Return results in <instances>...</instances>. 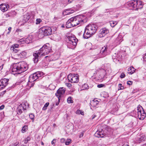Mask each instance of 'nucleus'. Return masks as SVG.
<instances>
[{
  "instance_id": "nucleus-50",
  "label": "nucleus",
  "mask_w": 146,
  "mask_h": 146,
  "mask_svg": "<svg viewBox=\"0 0 146 146\" xmlns=\"http://www.w3.org/2000/svg\"><path fill=\"white\" fill-rule=\"evenodd\" d=\"M80 112H81V110H77L76 111V113L77 114H80Z\"/></svg>"
},
{
  "instance_id": "nucleus-11",
  "label": "nucleus",
  "mask_w": 146,
  "mask_h": 146,
  "mask_svg": "<svg viewBox=\"0 0 146 146\" xmlns=\"http://www.w3.org/2000/svg\"><path fill=\"white\" fill-rule=\"evenodd\" d=\"M65 91V88L63 87L60 88L57 90V92L55 94V95L58 98V101L60 100V98L61 97V95L64 94Z\"/></svg>"
},
{
  "instance_id": "nucleus-30",
  "label": "nucleus",
  "mask_w": 146,
  "mask_h": 146,
  "mask_svg": "<svg viewBox=\"0 0 146 146\" xmlns=\"http://www.w3.org/2000/svg\"><path fill=\"white\" fill-rule=\"evenodd\" d=\"M110 23L111 26L112 27H113L117 24V23L115 21H111L110 22Z\"/></svg>"
},
{
  "instance_id": "nucleus-60",
  "label": "nucleus",
  "mask_w": 146,
  "mask_h": 146,
  "mask_svg": "<svg viewBox=\"0 0 146 146\" xmlns=\"http://www.w3.org/2000/svg\"><path fill=\"white\" fill-rule=\"evenodd\" d=\"M80 114H81L82 115H83L84 114V112L82 111L81 110Z\"/></svg>"
},
{
  "instance_id": "nucleus-8",
  "label": "nucleus",
  "mask_w": 146,
  "mask_h": 146,
  "mask_svg": "<svg viewBox=\"0 0 146 146\" xmlns=\"http://www.w3.org/2000/svg\"><path fill=\"white\" fill-rule=\"evenodd\" d=\"M43 75V73L40 72H37L31 74L29 77V82H33Z\"/></svg>"
},
{
  "instance_id": "nucleus-12",
  "label": "nucleus",
  "mask_w": 146,
  "mask_h": 146,
  "mask_svg": "<svg viewBox=\"0 0 146 146\" xmlns=\"http://www.w3.org/2000/svg\"><path fill=\"white\" fill-rule=\"evenodd\" d=\"M27 106L24 104H20L17 107V114H21L23 110H26Z\"/></svg>"
},
{
  "instance_id": "nucleus-24",
  "label": "nucleus",
  "mask_w": 146,
  "mask_h": 146,
  "mask_svg": "<svg viewBox=\"0 0 146 146\" xmlns=\"http://www.w3.org/2000/svg\"><path fill=\"white\" fill-rule=\"evenodd\" d=\"M135 70L133 66H131L128 68L127 73L130 74H132L135 72Z\"/></svg>"
},
{
  "instance_id": "nucleus-26",
  "label": "nucleus",
  "mask_w": 146,
  "mask_h": 146,
  "mask_svg": "<svg viewBox=\"0 0 146 146\" xmlns=\"http://www.w3.org/2000/svg\"><path fill=\"white\" fill-rule=\"evenodd\" d=\"M94 135L95 137H102L103 136L100 135V129L96 132Z\"/></svg>"
},
{
  "instance_id": "nucleus-21",
  "label": "nucleus",
  "mask_w": 146,
  "mask_h": 146,
  "mask_svg": "<svg viewBox=\"0 0 146 146\" xmlns=\"http://www.w3.org/2000/svg\"><path fill=\"white\" fill-rule=\"evenodd\" d=\"M71 18L69 19L66 22V26L67 28H69L72 27H74V25H72V22Z\"/></svg>"
},
{
  "instance_id": "nucleus-52",
  "label": "nucleus",
  "mask_w": 146,
  "mask_h": 146,
  "mask_svg": "<svg viewBox=\"0 0 146 146\" xmlns=\"http://www.w3.org/2000/svg\"><path fill=\"white\" fill-rule=\"evenodd\" d=\"M84 132H82L81 133V134H80V135H79V137L80 138H81V137H82L84 135Z\"/></svg>"
},
{
  "instance_id": "nucleus-18",
  "label": "nucleus",
  "mask_w": 146,
  "mask_h": 146,
  "mask_svg": "<svg viewBox=\"0 0 146 146\" xmlns=\"http://www.w3.org/2000/svg\"><path fill=\"white\" fill-rule=\"evenodd\" d=\"M9 8V6L7 4H2L0 5V9L2 11L4 12L7 11Z\"/></svg>"
},
{
  "instance_id": "nucleus-49",
  "label": "nucleus",
  "mask_w": 146,
  "mask_h": 146,
  "mask_svg": "<svg viewBox=\"0 0 146 146\" xmlns=\"http://www.w3.org/2000/svg\"><path fill=\"white\" fill-rule=\"evenodd\" d=\"M104 86V85L100 84L98 85L97 86L98 88H100L103 87Z\"/></svg>"
},
{
  "instance_id": "nucleus-25",
  "label": "nucleus",
  "mask_w": 146,
  "mask_h": 146,
  "mask_svg": "<svg viewBox=\"0 0 146 146\" xmlns=\"http://www.w3.org/2000/svg\"><path fill=\"white\" fill-rule=\"evenodd\" d=\"M122 36L121 35H119L116 38V42L118 44H119L122 41Z\"/></svg>"
},
{
  "instance_id": "nucleus-54",
  "label": "nucleus",
  "mask_w": 146,
  "mask_h": 146,
  "mask_svg": "<svg viewBox=\"0 0 146 146\" xmlns=\"http://www.w3.org/2000/svg\"><path fill=\"white\" fill-rule=\"evenodd\" d=\"M143 59L146 62V54L144 56H143Z\"/></svg>"
},
{
  "instance_id": "nucleus-55",
  "label": "nucleus",
  "mask_w": 146,
  "mask_h": 146,
  "mask_svg": "<svg viewBox=\"0 0 146 146\" xmlns=\"http://www.w3.org/2000/svg\"><path fill=\"white\" fill-rule=\"evenodd\" d=\"M6 92V90H5L4 91L2 92L1 94V95L2 96L4 94H5Z\"/></svg>"
},
{
  "instance_id": "nucleus-32",
  "label": "nucleus",
  "mask_w": 146,
  "mask_h": 146,
  "mask_svg": "<svg viewBox=\"0 0 146 146\" xmlns=\"http://www.w3.org/2000/svg\"><path fill=\"white\" fill-rule=\"evenodd\" d=\"M72 97H69L67 99V102L68 103H73V101L72 100Z\"/></svg>"
},
{
  "instance_id": "nucleus-42",
  "label": "nucleus",
  "mask_w": 146,
  "mask_h": 146,
  "mask_svg": "<svg viewBox=\"0 0 146 146\" xmlns=\"http://www.w3.org/2000/svg\"><path fill=\"white\" fill-rule=\"evenodd\" d=\"M19 144V142H16L14 144H11L9 146H19L18 145Z\"/></svg>"
},
{
  "instance_id": "nucleus-46",
  "label": "nucleus",
  "mask_w": 146,
  "mask_h": 146,
  "mask_svg": "<svg viewBox=\"0 0 146 146\" xmlns=\"http://www.w3.org/2000/svg\"><path fill=\"white\" fill-rule=\"evenodd\" d=\"M32 82H29V83L28 84V85L29 86L30 85H31V86H30V88L31 87H32L34 85V83H31Z\"/></svg>"
},
{
  "instance_id": "nucleus-36",
  "label": "nucleus",
  "mask_w": 146,
  "mask_h": 146,
  "mask_svg": "<svg viewBox=\"0 0 146 146\" xmlns=\"http://www.w3.org/2000/svg\"><path fill=\"white\" fill-rule=\"evenodd\" d=\"M49 105L48 102H47L44 105V107L42 108L43 110H45L47 109V107Z\"/></svg>"
},
{
  "instance_id": "nucleus-3",
  "label": "nucleus",
  "mask_w": 146,
  "mask_h": 146,
  "mask_svg": "<svg viewBox=\"0 0 146 146\" xmlns=\"http://www.w3.org/2000/svg\"><path fill=\"white\" fill-rule=\"evenodd\" d=\"M72 22V25L75 26L77 25H81L87 21L86 17L83 15H79L71 18Z\"/></svg>"
},
{
  "instance_id": "nucleus-34",
  "label": "nucleus",
  "mask_w": 146,
  "mask_h": 146,
  "mask_svg": "<svg viewBox=\"0 0 146 146\" xmlns=\"http://www.w3.org/2000/svg\"><path fill=\"white\" fill-rule=\"evenodd\" d=\"M19 45L18 44H15L12 45V46L10 48V49L11 50H12L13 49H14V48H18L19 47Z\"/></svg>"
},
{
  "instance_id": "nucleus-6",
  "label": "nucleus",
  "mask_w": 146,
  "mask_h": 146,
  "mask_svg": "<svg viewBox=\"0 0 146 146\" xmlns=\"http://www.w3.org/2000/svg\"><path fill=\"white\" fill-rule=\"evenodd\" d=\"M137 112L135 110V115L140 120H143L146 116V114L145 113L142 107H138L137 109Z\"/></svg>"
},
{
  "instance_id": "nucleus-51",
  "label": "nucleus",
  "mask_w": 146,
  "mask_h": 146,
  "mask_svg": "<svg viewBox=\"0 0 146 146\" xmlns=\"http://www.w3.org/2000/svg\"><path fill=\"white\" fill-rule=\"evenodd\" d=\"M56 142V139H54L52 141L51 143L52 145H53Z\"/></svg>"
},
{
  "instance_id": "nucleus-47",
  "label": "nucleus",
  "mask_w": 146,
  "mask_h": 146,
  "mask_svg": "<svg viewBox=\"0 0 146 146\" xmlns=\"http://www.w3.org/2000/svg\"><path fill=\"white\" fill-rule=\"evenodd\" d=\"M125 76V74L124 73H122L121 74L120 77L121 78H124Z\"/></svg>"
},
{
  "instance_id": "nucleus-43",
  "label": "nucleus",
  "mask_w": 146,
  "mask_h": 146,
  "mask_svg": "<svg viewBox=\"0 0 146 146\" xmlns=\"http://www.w3.org/2000/svg\"><path fill=\"white\" fill-rule=\"evenodd\" d=\"M66 85L68 87V88H70L72 86V85L70 83H65Z\"/></svg>"
},
{
  "instance_id": "nucleus-16",
  "label": "nucleus",
  "mask_w": 146,
  "mask_h": 146,
  "mask_svg": "<svg viewBox=\"0 0 146 146\" xmlns=\"http://www.w3.org/2000/svg\"><path fill=\"white\" fill-rule=\"evenodd\" d=\"M9 79L4 78L1 80V84L0 85V89H2L5 88L8 84Z\"/></svg>"
},
{
  "instance_id": "nucleus-59",
  "label": "nucleus",
  "mask_w": 146,
  "mask_h": 146,
  "mask_svg": "<svg viewBox=\"0 0 146 146\" xmlns=\"http://www.w3.org/2000/svg\"><path fill=\"white\" fill-rule=\"evenodd\" d=\"M54 19H55V21H56L57 20L59 19V18L58 17H56L55 16L54 17Z\"/></svg>"
},
{
  "instance_id": "nucleus-27",
  "label": "nucleus",
  "mask_w": 146,
  "mask_h": 146,
  "mask_svg": "<svg viewBox=\"0 0 146 146\" xmlns=\"http://www.w3.org/2000/svg\"><path fill=\"white\" fill-rule=\"evenodd\" d=\"M92 57L94 58V60L100 58H103L100 54H98L96 55H94L92 56Z\"/></svg>"
},
{
  "instance_id": "nucleus-39",
  "label": "nucleus",
  "mask_w": 146,
  "mask_h": 146,
  "mask_svg": "<svg viewBox=\"0 0 146 146\" xmlns=\"http://www.w3.org/2000/svg\"><path fill=\"white\" fill-rule=\"evenodd\" d=\"M30 140V138L29 137H28L25 139L24 141V143L26 144L28 141Z\"/></svg>"
},
{
  "instance_id": "nucleus-61",
  "label": "nucleus",
  "mask_w": 146,
  "mask_h": 146,
  "mask_svg": "<svg viewBox=\"0 0 146 146\" xmlns=\"http://www.w3.org/2000/svg\"><path fill=\"white\" fill-rule=\"evenodd\" d=\"M3 64L1 66H0V69H2L3 68Z\"/></svg>"
},
{
  "instance_id": "nucleus-57",
  "label": "nucleus",
  "mask_w": 146,
  "mask_h": 146,
  "mask_svg": "<svg viewBox=\"0 0 146 146\" xmlns=\"http://www.w3.org/2000/svg\"><path fill=\"white\" fill-rule=\"evenodd\" d=\"M96 115L95 114H93L92 116V119H93L94 118L96 117Z\"/></svg>"
},
{
  "instance_id": "nucleus-15",
  "label": "nucleus",
  "mask_w": 146,
  "mask_h": 146,
  "mask_svg": "<svg viewBox=\"0 0 146 146\" xmlns=\"http://www.w3.org/2000/svg\"><path fill=\"white\" fill-rule=\"evenodd\" d=\"M69 44L73 46H75L77 44L78 39L75 37H70L68 38Z\"/></svg>"
},
{
  "instance_id": "nucleus-35",
  "label": "nucleus",
  "mask_w": 146,
  "mask_h": 146,
  "mask_svg": "<svg viewBox=\"0 0 146 146\" xmlns=\"http://www.w3.org/2000/svg\"><path fill=\"white\" fill-rule=\"evenodd\" d=\"M88 85L86 84H84L82 86V90L86 89L88 88Z\"/></svg>"
},
{
  "instance_id": "nucleus-29",
  "label": "nucleus",
  "mask_w": 146,
  "mask_h": 146,
  "mask_svg": "<svg viewBox=\"0 0 146 146\" xmlns=\"http://www.w3.org/2000/svg\"><path fill=\"white\" fill-rule=\"evenodd\" d=\"M25 38H23L19 40L18 41V43L20 44H23L25 43Z\"/></svg>"
},
{
  "instance_id": "nucleus-56",
  "label": "nucleus",
  "mask_w": 146,
  "mask_h": 146,
  "mask_svg": "<svg viewBox=\"0 0 146 146\" xmlns=\"http://www.w3.org/2000/svg\"><path fill=\"white\" fill-rule=\"evenodd\" d=\"M65 141V140L64 138H62L60 140L61 142L62 143H64Z\"/></svg>"
},
{
  "instance_id": "nucleus-1",
  "label": "nucleus",
  "mask_w": 146,
  "mask_h": 146,
  "mask_svg": "<svg viewBox=\"0 0 146 146\" xmlns=\"http://www.w3.org/2000/svg\"><path fill=\"white\" fill-rule=\"evenodd\" d=\"M97 28L98 27L95 24H90L87 25L85 29L83 38L87 39L90 37L96 32Z\"/></svg>"
},
{
  "instance_id": "nucleus-2",
  "label": "nucleus",
  "mask_w": 146,
  "mask_h": 146,
  "mask_svg": "<svg viewBox=\"0 0 146 146\" xmlns=\"http://www.w3.org/2000/svg\"><path fill=\"white\" fill-rule=\"evenodd\" d=\"M28 68V65L24 61L13 64L12 68L13 72L19 74L26 71Z\"/></svg>"
},
{
  "instance_id": "nucleus-31",
  "label": "nucleus",
  "mask_w": 146,
  "mask_h": 146,
  "mask_svg": "<svg viewBox=\"0 0 146 146\" xmlns=\"http://www.w3.org/2000/svg\"><path fill=\"white\" fill-rule=\"evenodd\" d=\"M25 43L27 44H29L31 42V40L30 39V38L28 37L26 38H25Z\"/></svg>"
},
{
  "instance_id": "nucleus-40",
  "label": "nucleus",
  "mask_w": 146,
  "mask_h": 146,
  "mask_svg": "<svg viewBox=\"0 0 146 146\" xmlns=\"http://www.w3.org/2000/svg\"><path fill=\"white\" fill-rule=\"evenodd\" d=\"M29 117L32 120H33L35 116L34 114L31 113L29 115Z\"/></svg>"
},
{
  "instance_id": "nucleus-7",
  "label": "nucleus",
  "mask_w": 146,
  "mask_h": 146,
  "mask_svg": "<svg viewBox=\"0 0 146 146\" xmlns=\"http://www.w3.org/2000/svg\"><path fill=\"white\" fill-rule=\"evenodd\" d=\"M52 32L51 29L50 27H43L40 29L39 34L46 36L51 34Z\"/></svg>"
},
{
  "instance_id": "nucleus-48",
  "label": "nucleus",
  "mask_w": 146,
  "mask_h": 146,
  "mask_svg": "<svg viewBox=\"0 0 146 146\" xmlns=\"http://www.w3.org/2000/svg\"><path fill=\"white\" fill-rule=\"evenodd\" d=\"M127 84L128 85H131L132 84V82L131 81H128L127 82Z\"/></svg>"
},
{
  "instance_id": "nucleus-20",
  "label": "nucleus",
  "mask_w": 146,
  "mask_h": 146,
  "mask_svg": "<svg viewBox=\"0 0 146 146\" xmlns=\"http://www.w3.org/2000/svg\"><path fill=\"white\" fill-rule=\"evenodd\" d=\"M145 138L144 135H139L137 138V141L139 143L142 142L145 140Z\"/></svg>"
},
{
  "instance_id": "nucleus-62",
  "label": "nucleus",
  "mask_w": 146,
  "mask_h": 146,
  "mask_svg": "<svg viewBox=\"0 0 146 146\" xmlns=\"http://www.w3.org/2000/svg\"><path fill=\"white\" fill-rule=\"evenodd\" d=\"M8 29L9 31H11V27H9L8 28Z\"/></svg>"
},
{
  "instance_id": "nucleus-23",
  "label": "nucleus",
  "mask_w": 146,
  "mask_h": 146,
  "mask_svg": "<svg viewBox=\"0 0 146 146\" xmlns=\"http://www.w3.org/2000/svg\"><path fill=\"white\" fill-rule=\"evenodd\" d=\"M99 101L97 100V99H95L93 100L91 102L90 104L93 107H96L97 105L99 104Z\"/></svg>"
},
{
  "instance_id": "nucleus-22",
  "label": "nucleus",
  "mask_w": 146,
  "mask_h": 146,
  "mask_svg": "<svg viewBox=\"0 0 146 146\" xmlns=\"http://www.w3.org/2000/svg\"><path fill=\"white\" fill-rule=\"evenodd\" d=\"M16 14L17 13L16 12L14 11H12L5 14V16L6 17H13L15 16Z\"/></svg>"
},
{
  "instance_id": "nucleus-10",
  "label": "nucleus",
  "mask_w": 146,
  "mask_h": 146,
  "mask_svg": "<svg viewBox=\"0 0 146 146\" xmlns=\"http://www.w3.org/2000/svg\"><path fill=\"white\" fill-rule=\"evenodd\" d=\"M108 50V48L107 46H106L102 47L100 50L98 49L95 50V51L97 52L96 53H100V54L104 57L107 55V52Z\"/></svg>"
},
{
  "instance_id": "nucleus-13",
  "label": "nucleus",
  "mask_w": 146,
  "mask_h": 146,
  "mask_svg": "<svg viewBox=\"0 0 146 146\" xmlns=\"http://www.w3.org/2000/svg\"><path fill=\"white\" fill-rule=\"evenodd\" d=\"M108 33L109 30L106 28H104L100 30L98 36L100 38L102 37Z\"/></svg>"
},
{
  "instance_id": "nucleus-37",
  "label": "nucleus",
  "mask_w": 146,
  "mask_h": 146,
  "mask_svg": "<svg viewBox=\"0 0 146 146\" xmlns=\"http://www.w3.org/2000/svg\"><path fill=\"white\" fill-rule=\"evenodd\" d=\"M71 141L70 139H68L65 142V144L66 145H68L71 143Z\"/></svg>"
},
{
  "instance_id": "nucleus-9",
  "label": "nucleus",
  "mask_w": 146,
  "mask_h": 146,
  "mask_svg": "<svg viewBox=\"0 0 146 146\" xmlns=\"http://www.w3.org/2000/svg\"><path fill=\"white\" fill-rule=\"evenodd\" d=\"M79 76L78 74H70L68 76V78L69 82L72 83H77L79 80Z\"/></svg>"
},
{
  "instance_id": "nucleus-14",
  "label": "nucleus",
  "mask_w": 146,
  "mask_h": 146,
  "mask_svg": "<svg viewBox=\"0 0 146 146\" xmlns=\"http://www.w3.org/2000/svg\"><path fill=\"white\" fill-rule=\"evenodd\" d=\"M40 53L38 51H36L34 53L33 55L34 57L33 60L35 63H37L38 61L40 58L41 56L39 55Z\"/></svg>"
},
{
  "instance_id": "nucleus-5",
  "label": "nucleus",
  "mask_w": 146,
  "mask_h": 146,
  "mask_svg": "<svg viewBox=\"0 0 146 146\" xmlns=\"http://www.w3.org/2000/svg\"><path fill=\"white\" fill-rule=\"evenodd\" d=\"M51 50L49 44L44 45L38 50L40 56H44L48 54Z\"/></svg>"
},
{
  "instance_id": "nucleus-33",
  "label": "nucleus",
  "mask_w": 146,
  "mask_h": 146,
  "mask_svg": "<svg viewBox=\"0 0 146 146\" xmlns=\"http://www.w3.org/2000/svg\"><path fill=\"white\" fill-rule=\"evenodd\" d=\"M27 125L24 126L22 128L21 130L22 132L23 133L25 132L27 129Z\"/></svg>"
},
{
  "instance_id": "nucleus-4",
  "label": "nucleus",
  "mask_w": 146,
  "mask_h": 146,
  "mask_svg": "<svg viewBox=\"0 0 146 146\" xmlns=\"http://www.w3.org/2000/svg\"><path fill=\"white\" fill-rule=\"evenodd\" d=\"M127 7L133 8L135 10H137L139 9L143 8V5L141 1L137 0H131L127 2L126 4Z\"/></svg>"
},
{
  "instance_id": "nucleus-44",
  "label": "nucleus",
  "mask_w": 146,
  "mask_h": 146,
  "mask_svg": "<svg viewBox=\"0 0 146 146\" xmlns=\"http://www.w3.org/2000/svg\"><path fill=\"white\" fill-rule=\"evenodd\" d=\"M13 52L14 53H17L19 52V50L17 49H16L15 48H14V49H13Z\"/></svg>"
},
{
  "instance_id": "nucleus-41",
  "label": "nucleus",
  "mask_w": 146,
  "mask_h": 146,
  "mask_svg": "<svg viewBox=\"0 0 146 146\" xmlns=\"http://www.w3.org/2000/svg\"><path fill=\"white\" fill-rule=\"evenodd\" d=\"M42 21L41 19H36V24H38Z\"/></svg>"
},
{
  "instance_id": "nucleus-53",
  "label": "nucleus",
  "mask_w": 146,
  "mask_h": 146,
  "mask_svg": "<svg viewBox=\"0 0 146 146\" xmlns=\"http://www.w3.org/2000/svg\"><path fill=\"white\" fill-rule=\"evenodd\" d=\"M4 105H2L1 106H0V110H2L4 108Z\"/></svg>"
},
{
  "instance_id": "nucleus-64",
  "label": "nucleus",
  "mask_w": 146,
  "mask_h": 146,
  "mask_svg": "<svg viewBox=\"0 0 146 146\" xmlns=\"http://www.w3.org/2000/svg\"><path fill=\"white\" fill-rule=\"evenodd\" d=\"M10 33V31H9V32H8L7 33V34H9Z\"/></svg>"
},
{
  "instance_id": "nucleus-17",
  "label": "nucleus",
  "mask_w": 146,
  "mask_h": 146,
  "mask_svg": "<svg viewBox=\"0 0 146 146\" xmlns=\"http://www.w3.org/2000/svg\"><path fill=\"white\" fill-rule=\"evenodd\" d=\"M27 54V53L25 51H23L19 54H17L15 55L17 56V59L23 58H25Z\"/></svg>"
},
{
  "instance_id": "nucleus-28",
  "label": "nucleus",
  "mask_w": 146,
  "mask_h": 146,
  "mask_svg": "<svg viewBox=\"0 0 146 146\" xmlns=\"http://www.w3.org/2000/svg\"><path fill=\"white\" fill-rule=\"evenodd\" d=\"M65 12L66 13V14H70L74 13V10L68 9L66 10Z\"/></svg>"
},
{
  "instance_id": "nucleus-63",
  "label": "nucleus",
  "mask_w": 146,
  "mask_h": 146,
  "mask_svg": "<svg viewBox=\"0 0 146 146\" xmlns=\"http://www.w3.org/2000/svg\"><path fill=\"white\" fill-rule=\"evenodd\" d=\"M122 146H129L127 145H122Z\"/></svg>"
},
{
  "instance_id": "nucleus-19",
  "label": "nucleus",
  "mask_w": 146,
  "mask_h": 146,
  "mask_svg": "<svg viewBox=\"0 0 146 146\" xmlns=\"http://www.w3.org/2000/svg\"><path fill=\"white\" fill-rule=\"evenodd\" d=\"M30 18V16L29 14L28 13H27L23 15L22 22L23 23H26L28 21Z\"/></svg>"
},
{
  "instance_id": "nucleus-38",
  "label": "nucleus",
  "mask_w": 146,
  "mask_h": 146,
  "mask_svg": "<svg viewBox=\"0 0 146 146\" xmlns=\"http://www.w3.org/2000/svg\"><path fill=\"white\" fill-rule=\"evenodd\" d=\"M100 133L101 135H102V137H104V136L106 135V134L104 133V131H103L102 129H100Z\"/></svg>"
},
{
  "instance_id": "nucleus-45",
  "label": "nucleus",
  "mask_w": 146,
  "mask_h": 146,
  "mask_svg": "<svg viewBox=\"0 0 146 146\" xmlns=\"http://www.w3.org/2000/svg\"><path fill=\"white\" fill-rule=\"evenodd\" d=\"M119 88H120L118 90H122L123 89V87L122 86V84H119Z\"/></svg>"
},
{
  "instance_id": "nucleus-58",
  "label": "nucleus",
  "mask_w": 146,
  "mask_h": 146,
  "mask_svg": "<svg viewBox=\"0 0 146 146\" xmlns=\"http://www.w3.org/2000/svg\"><path fill=\"white\" fill-rule=\"evenodd\" d=\"M74 0H68V2L69 3H72Z\"/></svg>"
}]
</instances>
